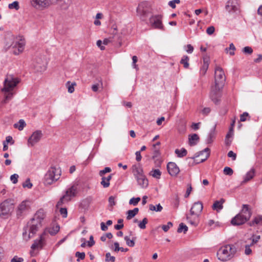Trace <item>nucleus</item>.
<instances>
[{"instance_id": "34", "label": "nucleus", "mask_w": 262, "mask_h": 262, "mask_svg": "<svg viewBox=\"0 0 262 262\" xmlns=\"http://www.w3.org/2000/svg\"><path fill=\"white\" fill-rule=\"evenodd\" d=\"M233 135V127H230L229 130L226 135V139H225V143L226 145H229L231 143V141H229V139L230 138L232 137Z\"/></svg>"}, {"instance_id": "63", "label": "nucleus", "mask_w": 262, "mask_h": 262, "mask_svg": "<svg viewBox=\"0 0 262 262\" xmlns=\"http://www.w3.org/2000/svg\"><path fill=\"white\" fill-rule=\"evenodd\" d=\"M23 258L18 257L17 256H14L11 260V262H23Z\"/></svg>"}, {"instance_id": "54", "label": "nucleus", "mask_w": 262, "mask_h": 262, "mask_svg": "<svg viewBox=\"0 0 262 262\" xmlns=\"http://www.w3.org/2000/svg\"><path fill=\"white\" fill-rule=\"evenodd\" d=\"M23 187L24 188L27 187L28 188H31L32 187V184L31 183L30 179H27L26 180L23 184Z\"/></svg>"}, {"instance_id": "18", "label": "nucleus", "mask_w": 262, "mask_h": 262, "mask_svg": "<svg viewBox=\"0 0 262 262\" xmlns=\"http://www.w3.org/2000/svg\"><path fill=\"white\" fill-rule=\"evenodd\" d=\"M167 169L171 176H176L180 171L179 168L174 162H169L167 165Z\"/></svg>"}, {"instance_id": "5", "label": "nucleus", "mask_w": 262, "mask_h": 262, "mask_svg": "<svg viewBox=\"0 0 262 262\" xmlns=\"http://www.w3.org/2000/svg\"><path fill=\"white\" fill-rule=\"evenodd\" d=\"M19 81V79L17 77L11 74H7L4 81V87L2 91L6 93L10 92Z\"/></svg>"}, {"instance_id": "38", "label": "nucleus", "mask_w": 262, "mask_h": 262, "mask_svg": "<svg viewBox=\"0 0 262 262\" xmlns=\"http://www.w3.org/2000/svg\"><path fill=\"white\" fill-rule=\"evenodd\" d=\"M189 57L187 55H184L182 57L180 63L182 64H183L184 67L185 69H187L189 67Z\"/></svg>"}, {"instance_id": "58", "label": "nucleus", "mask_w": 262, "mask_h": 262, "mask_svg": "<svg viewBox=\"0 0 262 262\" xmlns=\"http://www.w3.org/2000/svg\"><path fill=\"white\" fill-rule=\"evenodd\" d=\"M235 49H236L235 47L234 46L233 43H231L230 44L229 47L228 48H227L226 49V51H228V50H232V52H230L229 54H230V55L233 56V55H234L235 54L234 51L235 50Z\"/></svg>"}, {"instance_id": "13", "label": "nucleus", "mask_w": 262, "mask_h": 262, "mask_svg": "<svg viewBox=\"0 0 262 262\" xmlns=\"http://www.w3.org/2000/svg\"><path fill=\"white\" fill-rule=\"evenodd\" d=\"M228 247L226 245L221 248L217 252L218 258L220 260L225 261L231 259Z\"/></svg>"}, {"instance_id": "2", "label": "nucleus", "mask_w": 262, "mask_h": 262, "mask_svg": "<svg viewBox=\"0 0 262 262\" xmlns=\"http://www.w3.org/2000/svg\"><path fill=\"white\" fill-rule=\"evenodd\" d=\"M248 205L244 204L241 212L236 214L231 221V224L233 226H239L248 221L251 215V211L249 209Z\"/></svg>"}, {"instance_id": "62", "label": "nucleus", "mask_w": 262, "mask_h": 262, "mask_svg": "<svg viewBox=\"0 0 262 262\" xmlns=\"http://www.w3.org/2000/svg\"><path fill=\"white\" fill-rule=\"evenodd\" d=\"M260 235H256V236L253 235V236L251 238L252 240V243L250 244V246L253 245L254 244H256L258 241V240L260 239Z\"/></svg>"}, {"instance_id": "24", "label": "nucleus", "mask_w": 262, "mask_h": 262, "mask_svg": "<svg viewBox=\"0 0 262 262\" xmlns=\"http://www.w3.org/2000/svg\"><path fill=\"white\" fill-rule=\"evenodd\" d=\"M77 192V187L75 186H72L66 191V194L62 196H75Z\"/></svg>"}, {"instance_id": "45", "label": "nucleus", "mask_w": 262, "mask_h": 262, "mask_svg": "<svg viewBox=\"0 0 262 262\" xmlns=\"http://www.w3.org/2000/svg\"><path fill=\"white\" fill-rule=\"evenodd\" d=\"M8 8L10 9H15L17 10L19 9V3L17 1H14L11 4H9Z\"/></svg>"}, {"instance_id": "51", "label": "nucleus", "mask_w": 262, "mask_h": 262, "mask_svg": "<svg viewBox=\"0 0 262 262\" xmlns=\"http://www.w3.org/2000/svg\"><path fill=\"white\" fill-rule=\"evenodd\" d=\"M253 49L251 47L247 46L243 49V52L245 54L250 55L253 53Z\"/></svg>"}, {"instance_id": "3", "label": "nucleus", "mask_w": 262, "mask_h": 262, "mask_svg": "<svg viewBox=\"0 0 262 262\" xmlns=\"http://www.w3.org/2000/svg\"><path fill=\"white\" fill-rule=\"evenodd\" d=\"M60 226L59 225H56L52 228L46 229L44 232L40 235L39 239L34 241V243L31 246V249L35 250L39 247L42 248L44 245V236L46 235L47 233H50L51 235H55L58 232Z\"/></svg>"}, {"instance_id": "36", "label": "nucleus", "mask_w": 262, "mask_h": 262, "mask_svg": "<svg viewBox=\"0 0 262 262\" xmlns=\"http://www.w3.org/2000/svg\"><path fill=\"white\" fill-rule=\"evenodd\" d=\"M215 137V130L214 128L211 129L208 136L207 139L206 140V142L207 144H210L213 142V139Z\"/></svg>"}, {"instance_id": "9", "label": "nucleus", "mask_w": 262, "mask_h": 262, "mask_svg": "<svg viewBox=\"0 0 262 262\" xmlns=\"http://www.w3.org/2000/svg\"><path fill=\"white\" fill-rule=\"evenodd\" d=\"M14 200L11 198L6 199L0 205V214L5 215L8 214L10 210L13 209Z\"/></svg>"}, {"instance_id": "4", "label": "nucleus", "mask_w": 262, "mask_h": 262, "mask_svg": "<svg viewBox=\"0 0 262 262\" xmlns=\"http://www.w3.org/2000/svg\"><path fill=\"white\" fill-rule=\"evenodd\" d=\"M61 171L55 167H51L47 171L44 177L45 185H51L57 181L60 176Z\"/></svg>"}, {"instance_id": "42", "label": "nucleus", "mask_w": 262, "mask_h": 262, "mask_svg": "<svg viewBox=\"0 0 262 262\" xmlns=\"http://www.w3.org/2000/svg\"><path fill=\"white\" fill-rule=\"evenodd\" d=\"M135 239L136 237H133L132 239H130L127 236L124 237V240L126 241V245L130 247H133L135 246Z\"/></svg>"}, {"instance_id": "41", "label": "nucleus", "mask_w": 262, "mask_h": 262, "mask_svg": "<svg viewBox=\"0 0 262 262\" xmlns=\"http://www.w3.org/2000/svg\"><path fill=\"white\" fill-rule=\"evenodd\" d=\"M187 231H188V227L186 225H185L183 223H181L179 224L178 229L177 230V232L178 233H181V232H183L184 233H186Z\"/></svg>"}, {"instance_id": "43", "label": "nucleus", "mask_w": 262, "mask_h": 262, "mask_svg": "<svg viewBox=\"0 0 262 262\" xmlns=\"http://www.w3.org/2000/svg\"><path fill=\"white\" fill-rule=\"evenodd\" d=\"M150 174L156 179H160L161 172L159 169H154L150 172Z\"/></svg>"}, {"instance_id": "25", "label": "nucleus", "mask_w": 262, "mask_h": 262, "mask_svg": "<svg viewBox=\"0 0 262 262\" xmlns=\"http://www.w3.org/2000/svg\"><path fill=\"white\" fill-rule=\"evenodd\" d=\"M199 137L196 134H193L189 136V144L190 146H193L196 144L199 140Z\"/></svg>"}, {"instance_id": "52", "label": "nucleus", "mask_w": 262, "mask_h": 262, "mask_svg": "<svg viewBox=\"0 0 262 262\" xmlns=\"http://www.w3.org/2000/svg\"><path fill=\"white\" fill-rule=\"evenodd\" d=\"M223 171L225 175L231 176L233 173V170L229 167H225Z\"/></svg>"}, {"instance_id": "55", "label": "nucleus", "mask_w": 262, "mask_h": 262, "mask_svg": "<svg viewBox=\"0 0 262 262\" xmlns=\"http://www.w3.org/2000/svg\"><path fill=\"white\" fill-rule=\"evenodd\" d=\"M172 225V223L171 222H169L167 223V225H162V228L165 232H167Z\"/></svg>"}, {"instance_id": "17", "label": "nucleus", "mask_w": 262, "mask_h": 262, "mask_svg": "<svg viewBox=\"0 0 262 262\" xmlns=\"http://www.w3.org/2000/svg\"><path fill=\"white\" fill-rule=\"evenodd\" d=\"M29 202L28 200L23 201L19 205L16 212L17 218H20L23 215V212L29 208Z\"/></svg>"}, {"instance_id": "15", "label": "nucleus", "mask_w": 262, "mask_h": 262, "mask_svg": "<svg viewBox=\"0 0 262 262\" xmlns=\"http://www.w3.org/2000/svg\"><path fill=\"white\" fill-rule=\"evenodd\" d=\"M210 150L209 148L207 147L205 149H204L203 150L200 151L198 152H196L193 157H191L190 158L192 159H195L196 158H198L200 156L203 157L200 160V162H196V163H199L200 162H203L206 160L207 159V158L210 156Z\"/></svg>"}, {"instance_id": "11", "label": "nucleus", "mask_w": 262, "mask_h": 262, "mask_svg": "<svg viewBox=\"0 0 262 262\" xmlns=\"http://www.w3.org/2000/svg\"><path fill=\"white\" fill-rule=\"evenodd\" d=\"M42 136V133L40 130H37L33 132L28 140V146H33L40 140Z\"/></svg>"}, {"instance_id": "27", "label": "nucleus", "mask_w": 262, "mask_h": 262, "mask_svg": "<svg viewBox=\"0 0 262 262\" xmlns=\"http://www.w3.org/2000/svg\"><path fill=\"white\" fill-rule=\"evenodd\" d=\"M139 185L142 187H145L148 185V180L144 175L136 178Z\"/></svg>"}, {"instance_id": "60", "label": "nucleus", "mask_w": 262, "mask_h": 262, "mask_svg": "<svg viewBox=\"0 0 262 262\" xmlns=\"http://www.w3.org/2000/svg\"><path fill=\"white\" fill-rule=\"evenodd\" d=\"M160 152L158 149H155L154 151L152 159H156V158H160Z\"/></svg>"}, {"instance_id": "6", "label": "nucleus", "mask_w": 262, "mask_h": 262, "mask_svg": "<svg viewBox=\"0 0 262 262\" xmlns=\"http://www.w3.org/2000/svg\"><path fill=\"white\" fill-rule=\"evenodd\" d=\"M215 84L217 86H224L226 77L223 69L220 66H216L214 72Z\"/></svg>"}, {"instance_id": "22", "label": "nucleus", "mask_w": 262, "mask_h": 262, "mask_svg": "<svg viewBox=\"0 0 262 262\" xmlns=\"http://www.w3.org/2000/svg\"><path fill=\"white\" fill-rule=\"evenodd\" d=\"M45 217V214L44 212V210L42 209H40L36 212V213L34 215V217H33L32 219L36 220L37 221H38L39 222L41 223Z\"/></svg>"}, {"instance_id": "47", "label": "nucleus", "mask_w": 262, "mask_h": 262, "mask_svg": "<svg viewBox=\"0 0 262 262\" xmlns=\"http://www.w3.org/2000/svg\"><path fill=\"white\" fill-rule=\"evenodd\" d=\"M140 200L141 198H132L129 201V204L133 206H136Z\"/></svg>"}, {"instance_id": "20", "label": "nucleus", "mask_w": 262, "mask_h": 262, "mask_svg": "<svg viewBox=\"0 0 262 262\" xmlns=\"http://www.w3.org/2000/svg\"><path fill=\"white\" fill-rule=\"evenodd\" d=\"M133 173L136 178L143 176V171L142 167L140 164L134 165L132 166Z\"/></svg>"}, {"instance_id": "39", "label": "nucleus", "mask_w": 262, "mask_h": 262, "mask_svg": "<svg viewBox=\"0 0 262 262\" xmlns=\"http://www.w3.org/2000/svg\"><path fill=\"white\" fill-rule=\"evenodd\" d=\"M26 125V124L24 120L20 119L17 123H15L14 124V127L15 128H17L19 130H22Z\"/></svg>"}, {"instance_id": "44", "label": "nucleus", "mask_w": 262, "mask_h": 262, "mask_svg": "<svg viewBox=\"0 0 262 262\" xmlns=\"http://www.w3.org/2000/svg\"><path fill=\"white\" fill-rule=\"evenodd\" d=\"M198 217H195V216H194L193 219H192L190 216L187 215L186 219L191 225L196 226L198 224L196 221Z\"/></svg>"}, {"instance_id": "48", "label": "nucleus", "mask_w": 262, "mask_h": 262, "mask_svg": "<svg viewBox=\"0 0 262 262\" xmlns=\"http://www.w3.org/2000/svg\"><path fill=\"white\" fill-rule=\"evenodd\" d=\"M148 223V220L147 218L144 217L142 221L140 222L138 226L140 228L144 229L146 228V224Z\"/></svg>"}, {"instance_id": "31", "label": "nucleus", "mask_w": 262, "mask_h": 262, "mask_svg": "<svg viewBox=\"0 0 262 262\" xmlns=\"http://www.w3.org/2000/svg\"><path fill=\"white\" fill-rule=\"evenodd\" d=\"M139 211L138 208H135L133 210H129L127 212V216L126 219L127 220H129L134 217L138 213Z\"/></svg>"}, {"instance_id": "32", "label": "nucleus", "mask_w": 262, "mask_h": 262, "mask_svg": "<svg viewBox=\"0 0 262 262\" xmlns=\"http://www.w3.org/2000/svg\"><path fill=\"white\" fill-rule=\"evenodd\" d=\"M228 247L229 252L231 256V259L234 256V255L237 252V248L234 245L229 244L227 245Z\"/></svg>"}, {"instance_id": "14", "label": "nucleus", "mask_w": 262, "mask_h": 262, "mask_svg": "<svg viewBox=\"0 0 262 262\" xmlns=\"http://www.w3.org/2000/svg\"><path fill=\"white\" fill-rule=\"evenodd\" d=\"M226 9L229 12H236L239 9V4L237 0H229L226 5Z\"/></svg>"}, {"instance_id": "21", "label": "nucleus", "mask_w": 262, "mask_h": 262, "mask_svg": "<svg viewBox=\"0 0 262 262\" xmlns=\"http://www.w3.org/2000/svg\"><path fill=\"white\" fill-rule=\"evenodd\" d=\"M225 202V200L222 198L220 201H215L212 205V208L214 210L219 211L223 209V204Z\"/></svg>"}, {"instance_id": "12", "label": "nucleus", "mask_w": 262, "mask_h": 262, "mask_svg": "<svg viewBox=\"0 0 262 262\" xmlns=\"http://www.w3.org/2000/svg\"><path fill=\"white\" fill-rule=\"evenodd\" d=\"M58 0H31V4L36 8H45L51 4L56 3Z\"/></svg>"}, {"instance_id": "53", "label": "nucleus", "mask_w": 262, "mask_h": 262, "mask_svg": "<svg viewBox=\"0 0 262 262\" xmlns=\"http://www.w3.org/2000/svg\"><path fill=\"white\" fill-rule=\"evenodd\" d=\"M111 171L112 169L111 168L106 167L104 169L100 170L99 172V174L100 177H103L106 173L110 172Z\"/></svg>"}, {"instance_id": "57", "label": "nucleus", "mask_w": 262, "mask_h": 262, "mask_svg": "<svg viewBox=\"0 0 262 262\" xmlns=\"http://www.w3.org/2000/svg\"><path fill=\"white\" fill-rule=\"evenodd\" d=\"M59 212L63 217H66L67 216V209L66 207H59Z\"/></svg>"}, {"instance_id": "59", "label": "nucleus", "mask_w": 262, "mask_h": 262, "mask_svg": "<svg viewBox=\"0 0 262 262\" xmlns=\"http://www.w3.org/2000/svg\"><path fill=\"white\" fill-rule=\"evenodd\" d=\"M13 94L12 93H9L7 94H5V99L2 101L4 103H7L8 101L11 99L12 97Z\"/></svg>"}, {"instance_id": "46", "label": "nucleus", "mask_w": 262, "mask_h": 262, "mask_svg": "<svg viewBox=\"0 0 262 262\" xmlns=\"http://www.w3.org/2000/svg\"><path fill=\"white\" fill-rule=\"evenodd\" d=\"M75 256L78 257L77 261L79 262L80 260H83L85 258V254L84 252H76L75 253Z\"/></svg>"}, {"instance_id": "10", "label": "nucleus", "mask_w": 262, "mask_h": 262, "mask_svg": "<svg viewBox=\"0 0 262 262\" xmlns=\"http://www.w3.org/2000/svg\"><path fill=\"white\" fill-rule=\"evenodd\" d=\"M223 86H217L215 84L214 86H212L210 97L211 100L215 103L217 104L220 100L221 94V91Z\"/></svg>"}, {"instance_id": "19", "label": "nucleus", "mask_w": 262, "mask_h": 262, "mask_svg": "<svg viewBox=\"0 0 262 262\" xmlns=\"http://www.w3.org/2000/svg\"><path fill=\"white\" fill-rule=\"evenodd\" d=\"M34 67L36 71L43 72L46 69V62L40 58H37Z\"/></svg>"}, {"instance_id": "29", "label": "nucleus", "mask_w": 262, "mask_h": 262, "mask_svg": "<svg viewBox=\"0 0 262 262\" xmlns=\"http://www.w3.org/2000/svg\"><path fill=\"white\" fill-rule=\"evenodd\" d=\"M255 171L254 169H251L248 171L244 177V181L242 182L243 183H245L252 179L254 176Z\"/></svg>"}, {"instance_id": "35", "label": "nucleus", "mask_w": 262, "mask_h": 262, "mask_svg": "<svg viewBox=\"0 0 262 262\" xmlns=\"http://www.w3.org/2000/svg\"><path fill=\"white\" fill-rule=\"evenodd\" d=\"M149 209L151 211H155L156 212H160L162 210L163 207L160 205V204H158L156 206L153 204L149 205Z\"/></svg>"}, {"instance_id": "7", "label": "nucleus", "mask_w": 262, "mask_h": 262, "mask_svg": "<svg viewBox=\"0 0 262 262\" xmlns=\"http://www.w3.org/2000/svg\"><path fill=\"white\" fill-rule=\"evenodd\" d=\"M25 42L22 38H16L15 40L12 43H7L8 48L12 47L13 49V52L15 55H18L22 52L24 49Z\"/></svg>"}, {"instance_id": "23", "label": "nucleus", "mask_w": 262, "mask_h": 262, "mask_svg": "<svg viewBox=\"0 0 262 262\" xmlns=\"http://www.w3.org/2000/svg\"><path fill=\"white\" fill-rule=\"evenodd\" d=\"M113 174H110L107 177H105L104 176L101 177V184L103 186L104 188L108 187L110 185V181L112 178Z\"/></svg>"}, {"instance_id": "8", "label": "nucleus", "mask_w": 262, "mask_h": 262, "mask_svg": "<svg viewBox=\"0 0 262 262\" xmlns=\"http://www.w3.org/2000/svg\"><path fill=\"white\" fill-rule=\"evenodd\" d=\"M163 16L161 14L153 15L149 19L150 26L154 28L164 30V27L162 23Z\"/></svg>"}, {"instance_id": "26", "label": "nucleus", "mask_w": 262, "mask_h": 262, "mask_svg": "<svg viewBox=\"0 0 262 262\" xmlns=\"http://www.w3.org/2000/svg\"><path fill=\"white\" fill-rule=\"evenodd\" d=\"M209 67V60L208 58H204V63L200 70V74L202 76L205 75Z\"/></svg>"}, {"instance_id": "40", "label": "nucleus", "mask_w": 262, "mask_h": 262, "mask_svg": "<svg viewBox=\"0 0 262 262\" xmlns=\"http://www.w3.org/2000/svg\"><path fill=\"white\" fill-rule=\"evenodd\" d=\"M71 200V198L69 199L68 198H60L59 201L57 202L56 204V208H59L62 205L66 202L68 203Z\"/></svg>"}, {"instance_id": "50", "label": "nucleus", "mask_w": 262, "mask_h": 262, "mask_svg": "<svg viewBox=\"0 0 262 262\" xmlns=\"http://www.w3.org/2000/svg\"><path fill=\"white\" fill-rule=\"evenodd\" d=\"M76 85L75 82L70 84V82L68 81L67 83V85L68 88V92L70 93H72L74 92L75 89H74V86Z\"/></svg>"}, {"instance_id": "30", "label": "nucleus", "mask_w": 262, "mask_h": 262, "mask_svg": "<svg viewBox=\"0 0 262 262\" xmlns=\"http://www.w3.org/2000/svg\"><path fill=\"white\" fill-rule=\"evenodd\" d=\"M89 204L90 200L88 198H86L81 201L79 204V207L85 211L88 209Z\"/></svg>"}, {"instance_id": "37", "label": "nucleus", "mask_w": 262, "mask_h": 262, "mask_svg": "<svg viewBox=\"0 0 262 262\" xmlns=\"http://www.w3.org/2000/svg\"><path fill=\"white\" fill-rule=\"evenodd\" d=\"M144 3H141L139 5L137 9V13L142 16H145L147 13V11L144 9Z\"/></svg>"}, {"instance_id": "33", "label": "nucleus", "mask_w": 262, "mask_h": 262, "mask_svg": "<svg viewBox=\"0 0 262 262\" xmlns=\"http://www.w3.org/2000/svg\"><path fill=\"white\" fill-rule=\"evenodd\" d=\"M174 152L179 158H183L186 156L187 154V150L184 148H182L181 149H176Z\"/></svg>"}, {"instance_id": "28", "label": "nucleus", "mask_w": 262, "mask_h": 262, "mask_svg": "<svg viewBox=\"0 0 262 262\" xmlns=\"http://www.w3.org/2000/svg\"><path fill=\"white\" fill-rule=\"evenodd\" d=\"M250 226H253L255 224L262 225V215H258L252 221L248 223Z\"/></svg>"}, {"instance_id": "49", "label": "nucleus", "mask_w": 262, "mask_h": 262, "mask_svg": "<svg viewBox=\"0 0 262 262\" xmlns=\"http://www.w3.org/2000/svg\"><path fill=\"white\" fill-rule=\"evenodd\" d=\"M116 258L115 256H111L110 252H107L105 254V261L107 262H115Z\"/></svg>"}, {"instance_id": "56", "label": "nucleus", "mask_w": 262, "mask_h": 262, "mask_svg": "<svg viewBox=\"0 0 262 262\" xmlns=\"http://www.w3.org/2000/svg\"><path fill=\"white\" fill-rule=\"evenodd\" d=\"M19 176L17 174L14 173L11 176L10 180L13 184H16L18 182V178Z\"/></svg>"}, {"instance_id": "1", "label": "nucleus", "mask_w": 262, "mask_h": 262, "mask_svg": "<svg viewBox=\"0 0 262 262\" xmlns=\"http://www.w3.org/2000/svg\"><path fill=\"white\" fill-rule=\"evenodd\" d=\"M41 226V223L37 221L36 220L31 219L23 228V239L26 241H29L36 234Z\"/></svg>"}, {"instance_id": "16", "label": "nucleus", "mask_w": 262, "mask_h": 262, "mask_svg": "<svg viewBox=\"0 0 262 262\" xmlns=\"http://www.w3.org/2000/svg\"><path fill=\"white\" fill-rule=\"evenodd\" d=\"M203 208V206L202 202H197L194 203L190 210L191 215L198 217Z\"/></svg>"}, {"instance_id": "64", "label": "nucleus", "mask_w": 262, "mask_h": 262, "mask_svg": "<svg viewBox=\"0 0 262 262\" xmlns=\"http://www.w3.org/2000/svg\"><path fill=\"white\" fill-rule=\"evenodd\" d=\"M215 31V28L213 26L209 27L207 30L206 32L208 35H212Z\"/></svg>"}, {"instance_id": "61", "label": "nucleus", "mask_w": 262, "mask_h": 262, "mask_svg": "<svg viewBox=\"0 0 262 262\" xmlns=\"http://www.w3.org/2000/svg\"><path fill=\"white\" fill-rule=\"evenodd\" d=\"M88 243V246L89 247H92L93 245H94L95 242L94 240V237L93 235H91L90 237V239L89 241L87 242Z\"/></svg>"}]
</instances>
